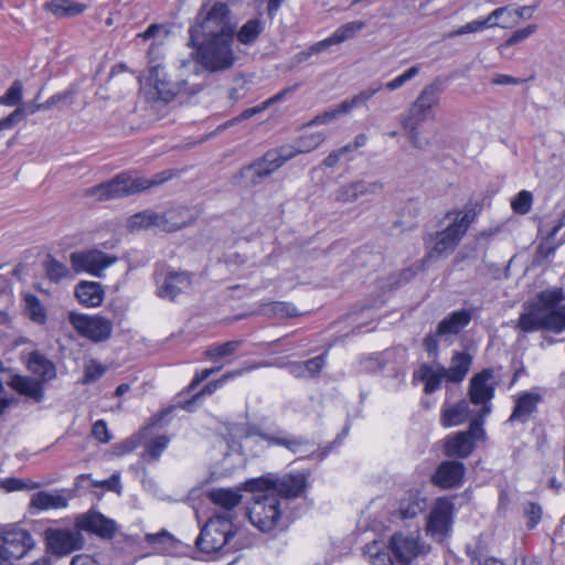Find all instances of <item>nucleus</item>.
<instances>
[{"label":"nucleus","mask_w":565,"mask_h":565,"mask_svg":"<svg viewBox=\"0 0 565 565\" xmlns=\"http://www.w3.org/2000/svg\"><path fill=\"white\" fill-rule=\"evenodd\" d=\"M521 333L540 330L561 334L565 331V292L562 288L540 291L534 299L523 303L515 327Z\"/></svg>","instance_id":"f257e3e1"},{"label":"nucleus","mask_w":565,"mask_h":565,"mask_svg":"<svg viewBox=\"0 0 565 565\" xmlns=\"http://www.w3.org/2000/svg\"><path fill=\"white\" fill-rule=\"evenodd\" d=\"M171 177L172 173L169 170L161 171L150 179L132 177L129 172H121L109 181L88 188L85 195L94 196L99 201L125 198L159 186L170 180Z\"/></svg>","instance_id":"f03ea898"},{"label":"nucleus","mask_w":565,"mask_h":565,"mask_svg":"<svg viewBox=\"0 0 565 565\" xmlns=\"http://www.w3.org/2000/svg\"><path fill=\"white\" fill-rule=\"evenodd\" d=\"M238 530L232 522V514L221 512L211 518L202 527L195 540V545L204 553H231L244 547V544L235 540Z\"/></svg>","instance_id":"7ed1b4c3"},{"label":"nucleus","mask_w":565,"mask_h":565,"mask_svg":"<svg viewBox=\"0 0 565 565\" xmlns=\"http://www.w3.org/2000/svg\"><path fill=\"white\" fill-rule=\"evenodd\" d=\"M228 13L227 6L221 1L203 4L189 30V44L196 45L200 40L209 39H234Z\"/></svg>","instance_id":"20e7f679"},{"label":"nucleus","mask_w":565,"mask_h":565,"mask_svg":"<svg viewBox=\"0 0 565 565\" xmlns=\"http://www.w3.org/2000/svg\"><path fill=\"white\" fill-rule=\"evenodd\" d=\"M476 217L477 211L471 203L466 204L461 210L448 211L445 214V218L451 222L446 228L435 234V244L428 252V257L431 258L451 254L457 248Z\"/></svg>","instance_id":"39448f33"},{"label":"nucleus","mask_w":565,"mask_h":565,"mask_svg":"<svg viewBox=\"0 0 565 565\" xmlns=\"http://www.w3.org/2000/svg\"><path fill=\"white\" fill-rule=\"evenodd\" d=\"M291 151L285 146L269 149L260 158L244 166L235 175L243 186H256L291 160Z\"/></svg>","instance_id":"423d86ee"},{"label":"nucleus","mask_w":565,"mask_h":565,"mask_svg":"<svg viewBox=\"0 0 565 565\" xmlns=\"http://www.w3.org/2000/svg\"><path fill=\"white\" fill-rule=\"evenodd\" d=\"M247 515L250 523L260 532H271L281 522V500L277 494L262 490L253 495L247 509Z\"/></svg>","instance_id":"0eeeda50"},{"label":"nucleus","mask_w":565,"mask_h":565,"mask_svg":"<svg viewBox=\"0 0 565 565\" xmlns=\"http://www.w3.org/2000/svg\"><path fill=\"white\" fill-rule=\"evenodd\" d=\"M233 39L200 40L196 45V62L204 71L214 73L231 68L235 62Z\"/></svg>","instance_id":"6e6552de"},{"label":"nucleus","mask_w":565,"mask_h":565,"mask_svg":"<svg viewBox=\"0 0 565 565\" xmlns=\"http://www.w3.org/2000/svg\"><path fill=\"white\" fill-rule=\"evenodd\" d=\"M205 78L204 71L195 68L192 78L170 81L166 77L163 70L156 66L151 70L149 81L157 90L158 98L169 103L179 95H195L203 89V81L196 78Z\"/></svg>","instance_id":"1a4fd4ad"},{"label":"nucleus","mask_w":565,"mask_h":565,"mask_svg":"<svg viewBox=\"0 0 565 565\" xmlns=\"http://www.w3.org/2000/svg\"><path fill=\"white\" fill-rule=\"evenodd\" d=\"M498 385L493 369H484L475 374L469 382L468 396L475 406H480L477 417L483 422L492 411L491 401L494 397V391Z\"/></svg>","instance_id":"9d476101"},{"label":"nucleus","mask_w":565,"mask_h":565,"mask_svg":"<svg viewBox=\"0 0 565 565\" xmlns=\"http://www.w3.org/2000/svg\"><path fill=\"white\" fill-rule=\"evenodd\" d=\"M444 93V82L437 77L428 85L424 86L417 98L411 104L404 114L399 117L412 119L419 122L434 118V109L439 105Z\"/></svg>","instance_id":"9b49d317"},{"label":"nucleus","mask_w":565,"mask_h":565,"mask_svg":"<svg viewBox=\"0 0 565 565\" xmlns=\"http://www.w3.org/2000/svg\"><path fill=\"white\" fill-rule=\"evenodd\" d=\"M68 322L83 338L94 343L107 341L113 333V321L99 315H85L71 311Z\"/></svg>","instance_id":"f8f14e48"},{"label":"nucleus","mask_w":565,"mask_h":565,"mask_svg":"<svg viewBox=\"0 0 565 565\" xmlns=\"http://www.w3.org/2000/svg\"><path fill=\"white\" fill-rule=\"evenodd\" d=\"M246 489L255 492L267 490L286 499L299 497L306 488V477L301 473L286 475L275 480L254 479L245 483Z\"/></svg>","instance_id":"ddd939ff"},{"label":"nucleus","mask_w":565,"mask_h":565,"mask_svg":"<svg viewBox=\"0 0 565 565\" xmlns=\"http://www.w3.org/2000/svg\"><path fill=\"white\" fill-rule=\"evenodd\" d=\"M34 545V539L28 530L17 524L0 527V551L9 558L21 559Z\"/></svg>","instance_id":"4468645a"},{"label":"nucleus","mask_w":565,"mask_h":565,"mask_svg":"<svg viewBox=\"0 0 565 565\" xmlns=\"http://www.w3.org/2000/svg\"><path fill=\"white\" fill-rule=\"evenodd\" d=\"M47 551L56 556H66L75 551L83 548L84 537L81 531L74 529H53L44 531Z\"/></svg>","instance_id":"2eb2a0df"},{"label":"nucleus","mask_w":565,"mask_h":565,"mask_svg":"<svg viewBox=\"0 0 565 565\" xmlns=\"http://www.w3.org/2000/svg\"><path fill=\"white\" fill-rule=\"evenodd\" d=\"M483 423L472 419L468 430L448 437L445 444V454L449 457L467 458L475 449L476 441L484 437Z\"/></svg>","instance_id":"dca6fc26"},{"label":"nucleus","mask_w":565,"mask_h":565,"mask_svg":"<svg viewBox=\"0 0 565 565\" xmlns=\"http://www.w3.org/2000/svg\"><path fill=\"white\" fill-rule=\"evenodd\" d=\"M72 268L76 273L87 271L95 276H100L102 271L111 266L117 257L110 256L104 252L92 249L84 252H73L70 255Z\"/></svg>","instance_id":"f3484780"},{"label":"nucleus","mask_w":565,"mask_h":565,"mask_svg":"<svg viewBox=\"0 0 565 565\" xmlns=\"http://www.w3.org/2000/svg\"><path fill=\"white\" fill-rule=\"evenodd\" d=\"M75 525L81 532L86 531L103 539H113L117 531L114 520L96 511H88L77 516Z\"/></svg>","instance_id":"a211bd4d"},{"label":"nucleus","mask_w":565,"mask_h":565,"mask_svg":"<svg viewBox=\"0 0 565 565\" xmlns=\"http://www.w3.org/2000/svg\"><path fill=\"white\" fill-rule=\"evenodd\" d=\"M452 514L454 504L445 498L438 499L429 513L427 532L436 536L447 534L452 523Z\"/></svg>","instance_id":"6ab92c4d"},{"label":"nucleus","mask_w":565,"mask_h":565,"mask_svg":"<svg viewBox=\"0 0 565 565\" xmlns=\"http://www.w3.org/2000/svg\"><path fill=\"white\" fill-rule=\"evenodd\" d=\"M388 548L393 557L404 565H408L419 553L418 540L403 533H395L391 536Z\"/></svg>","instance_id":"aec40b11"},{"label":"nucleus","mask_w":565,"mask_h":565,"mask_svg":"<svg viewBox=\"0 0 565 565\" xmlns=\"http://www.w3.org/2000/svg\"><path fill=\"white\" fill-rule=\"evenodd\" d=\"M156 281L157 296L168 300H174L191 285L190 276L184 271H169L168 274H166L162 280L157 278Z\"/></svg>","instance_id":"412c9836"},{"label":"nucleus","mask_w":565,"mask_h":565,"mask_svg":"<svg viewBox=\"0 0 565 565\" xmlns=\"http://www.w3.org/2000/svg\"><path fill=\"white\" fill-rule=\"evenodd\" d=\"M465 471L466 468L462 462L447 460L438 466L436 472L431 477V481L434 484L443 489L455 488L462 482Z\"/></svg>","instance_id":"4be33fe9"},{"label":"nucleus","mask_w":565,"mask_h":565,"mask_svg":"<svg viewBox=\"0 0 565 565\" xmlns=\"http://www.w3.org/2000/svg\"><path fill=\"white\" fill-rule=\"evenodd\" d=\"M543 402L541 394L535 392H523L514 399L512 413L508 423L525 424L530 417L537 412V406Z\"/></svg>","instance_id":"5701e85b"},{"label":"nucleus","mask_w":565,"mask_h":565,"mask_svg":"<svg viewBox=\"0 0 565 565\" xmlns=\"http://www.w3.org/2000/svg\"><path fill=\"white\" fill-rule=\"evenodd\" d=\"M383 189L380 182H366L358 180L341 186L335 194V200L341 203L354 202L359 198L367 194H375Z\"/></svg>","instance_id":"b1692460"},{"label":"nucleus","mask_w":565,"mask_h":565,"mask_svg":"<svg viewBox=\"0 0 565 565\" xmlns=\"http://www.w3.org/2000/svg\"><path fill=\"white\" fill-rule=\"evenodd\" d=\"M472 315L467 309L452 311L438 323L437 334L445 339L457 335L470 323Z\"/></svg>","instance_id":"393cba45"},{"label":"nucleus","mask_w":565,"mask_h":565,"mask_svg":"<svg viewBox=\"0 0 565 565\" xmlns=\"http://www.w3.org/2000/svg\"><path fill=\"white\" fill-rule=\"evenodd\" d=\"M414 376L425 383L426 394H433L440 388L443 381L447 382L446 367L443 365L423 364Z\"/></svg>","instance_id":"a878e982"},{"label":"nucleus","mask_w":565,"mask_h":565,"mask_svg":"<svg viewBox=\"0 0 565 565\" xmlns=\"http://www.w3.org/2000/svg\"><path fill=\"white\" fill-rule=\"evenodd\" d=\"M192 215L186 207H173L164 213H158L159 230L174 232L191 222Z\"/></svg>","instance_id":"bb28decb"},{"label":"nucleus","mask_w":565,"mask_h":565,"mask_svg":"<svg viewBox=\"0 0 565 565\" xmlns=\"http://www.w3.org/2000/svg\"><path fill=\"white\" fill-rule=\"evenodd\" d=\"M26 367L31 373L39 376L42 383L56 377L55 364L39 351L29 354Z\"/></svg>","instance_id":"cd10ccee"},{"label":"nucleus","mask_w":565,"mask_h":565,"mask_svg":"<svg viewBox=\"0 0 565 565\" xmlns=\"http://www.w3.org/2000/svg\"><path fill=\"white\" fill-rule=\"evenodd\" d=\"M41 381L29 376L13 375L8 385L18 393L25 395L35 402H41L44 397V388Z\"/></svg>","instance_id":"c85d7f7f"},{"label":"nucleus","mask_w":565,"mask_h":565,"mask_svg":"<svg viewBox=\"0 0 565 565\" xmlns=\"http://www.w3.org/2000/svg\"><path fill=\"white\" fill-rule=\"evenodd\" d=\"M299 86H300V84H295L292 86L284 88L282 90L275 94L270 98L266 99L262 104L245 109L238 116H236L233 119H231L230 121H227L224 126L227 127L230 125L241 122L242 120L249 119L253 116L263 113L265 109H267L271 105L282 102L287 95H290L291 93H294L296 89H298Z\"/></svg>","instance_id":"c756f323"},{"label":"nucleus","mask_w":565,"mask_h":565,"mask_svg":"<svg viewBox=\"0 0 565 565\" xmlns=\"http://www.w3.org/2000/svg\"><path fill=\"white\" fill-rule=\"evenodd\" d=\"M472 358L467 352H454L450 366L446 367L447 383H461L467 376Z\"/></svg>","instance_id":"7c9ffc66"},{"label":"nucleus","mask_w":565,"mask_h":565,"mask_svg":"<svg viewBox=\"0 0 565 565\" xmlns=\"http://www.w3.org/2000/svg\"><path fill=\"white\" fill-rule=\"evenodd\" d=\"M77 300L85 307H97L103 302L104 290L95 281H81L75 288Z\"/></svg>","instance_id":"2f4dec72"},{"label":"nucleus","mask_w":565,"mask_h":565,"mask_svg":"<svg viewBox=\"0 0 565 565\" xmlns=\"http://www.w3.org/2000/svg\"><path fill=\"white\" fill-rule=\"evenodd\" d=\"M469 403L462 399L455 405L444 407L440 423L445 427L458 426L465 423L469 418Z\"/></svg>","instance_id":"473e14b6"},{"label":"nucleus","mask_w":565,"mask_h":565,"mask_svg":"<svg viewBox=\"0 0 565 565\" xmlns=\"http://www.w3.org/2000/svg\"><path fill=\"white\" fill-rule=\"evenodd\" d=\"M209 499L216 505L225 509L224 512H228L232 514V519L234 514L232 510L237 507L242 501V494L239 490L232 489H214L209 492Z\"/></svg>","instance_id":"72a5a7b5"},{"label":"nucleus","mask_w":565,"mask_h":565,"mask_svg":"<svg viewBox=\"0 0 565 565\" xmlns=\"http://www.w3.org/2000/svg\"><path fill=\"white\" fill-rule=\"evenodd\" d=\"M326 140L323 132H315L302 135L294 143L284 145L291 151L290 158L294 159L297 154L307 153L318 148Z\"/></svg>","instance_id":"f704fd0d"},{"label":"nucleus","mask_w":565,"mask_h":565,"mask_svg":"<svg viewBox=\"0 0 565 565\" xmlns=\"http://www.w3.org/2000/svg\"><path fill=\"white\" fill-rule=\"evenodd\" d=\"M31 505L38 510L61 509L67 505V499L58 493L40 491L32 495Z\"/></svg>","instance_id":"c9c22d12"},{"label":"nucleus","mask_w":565,"mask_h":565,"mask_svg":"<svg viewBox=\"0 0 565 565\" xmlns=\"http://www.w3.org/2000/svg\"><path fill=\"white\" fill-rule=\"evenodd\" d=\"M259 437L269 445L282 446L294 454L298 452L299 448L307 444L305 438L294 437L286 433H280L278 435L259 433Z\"/></svg>","instance_id":"e433bc0d"},{"label":"nucleus","mask_w":565,"mask_h":565,"mask_svg":"<svg viewBox=\"0 0 565 565\" xmlns=\"http://www.w3.org/2000/svg\"><path fill=\"white\" fill-rule=\"evenodd\" d=\"M45 9L56 17H74L85 11L86 6L71 0H51L45 3Z\"/></svg>","instance_id":"4c0bfd02"},{"label":"nucleus","mask_w":565,"mask_h":565,"mask_svg":"<svg viewBox=\"0 0 565 565\" xmlns=\"http://www.w3.org/2000/svg\"><path fill=\"white\" fill-rule=\"evenodd\" d=\"M486 23H488L489 28H512L516 25V15L513 12V9L509 7H501L493 10L487 18Z\"/></svg>","instance_id":"58836bf2"},{"label":"nucleus","mask_w":565,"mask_h":565,"mask_svg":"<svg viewBox=\"0 0 565 565\" xmlns=\"http://www.w3.org/2000/svg\"><path fill=\"white\" fill-rule=\"evenodd\" d=\"M383 88V84L373 83L369 87L362 89L356 95L351 98H347L342 100V110H347V113L351 111L354 108L366 105V103L381 89Z\"/></svg>","instance_id":"ea45409f"},{"label":"nucleus","mask_w":565,"mask_h":565,"mask_svg":"<svg viewBox=\"0 0 565 565\" xmlns=\"http://www.w3.org/2000/svg\"><path fill=\"white\" fill-rule=\"evenodd\" d=\"M262 312L269 317L294 318L300 315L297 307L291 302L271 301L262 305Z\"/></svg>","instance_id":"a19ab883"},{"label":"nucleus","mask_w":565,"mask_h":565,"mask_svg":"<svg viewBox=\"0 0 565 565\" xmlns=\"http://www.w3.org/2000/svg\"><path fill=\"white\" fill-rule=\"evenodd\" d=\"M127 226L131 231L148 230L150 227L159 228L158 213L152 210H146L130 216Z\"/></svg>","instance_id":"79ce46f5"},{"label":"nucleus","mask_w":565,"mask_h":565,"mask_svg":"<svg viewBox=\"0 0 565 565\" xmlns=\"http://www.w3.org/2000/svg\"><path fill=\"white\" fill-rule=\"evenodd\" d=\"M264 30V24L259 19H250L242 25L237 32V40L244 45L253 44Z\"/></svg>","instance_id":"37998d69"},{"label":"nucleus","mask_w":565,"mask_h":565,"mask_svg":"<svg viewBox=\"0 0 565 565\" xmlns=\"http://www.w3.org/2000/svg\"><path fill=\"white\" fill-rule=\"evenodd\" d=\"M73 94H74V90L70 88L62 93L52 95L44 103H41V104L31 103L25 108H22L24 110V117L26 116V114L33 115L40 110H47L58 103L66 102L67 99H70L73 96Z\"/></svg>","instance_id":"c03bdc74"},{"label":"nucleus","mask_w":565,"mask_h":565,"mask_svg":"<svg viewBox=\"0 0 565 565\" xmlns=\"http://www.w3.org/2000/svg\"><path fill=\"white\" fill-rule=\"evenodd\" d=\"M399 124L406 131L411 145L416 149H425L428 146L427 140L420 138L419 126L423 122L399 117Z\"/></svg>","instance_id":"a18cd8bd"},{"label":"nucleus","mask_w":565,"mask_h":565,"mask_svg":"<svg viewBox=\"0 0 565 565\" xmlns=\"http://www.w3.org/2000/svg\"><path fill=\"white\" fill-rule=\"evenodd\" d=\"M365 28L362 21H351L339 26L330 36L335 45L353 39L356 33Z\"/></svg>","instance_id":"49530a36"},{"label":"nucleus","mask_w":565,"mask_h":565,"mask_svg":"<svg viewBox=\"0 0 565 565\" xmlns=\"http://www.w3.org/2000/svg\"><path fill=\"white\" fill-rule=\"evenodd\" d=\"M24 300L28 317L35 323L44 324L46 321V312L39 298L34 295H26Z\"/></svg>","instance_id":"de8ad7c7"},{"label":"nucleus","mask_w":565,"mask_h":565,"mask_svg":"<svg viewBox=\"0 0 565 565\" xmlns=\"http://www.w3.org/2000/svg\"><path fill=\"white\" fill-rule=\"evenodd\" d=\"M241 340L227 341L221 344H215L210 347L205 352V358L210 360H216L218 358H224L234 354L238 348L241 347Z\"/></svg>","instance_id":"09e8293b"},{"label":"nucleus","mask_w":565,"mask_h":565,"mask_svg":"<svg viewBox=\"0 0 565 565\" xmlns=\"http://www.w3.org/2000/svg\"><path fill=\"white\" fill-rule=\"evenodd\" d=\"M169 444V438L167 436H158L147 443L145 452L142 454V458L146 460L157 461L163 450L167 448Z\"/></svg>","instance_id":"8fccbe9b"},{"label":"nucleus","mask_w":565,"mask_h":565,"mask_svg":"<svg viewBox=\"0 0 565 565\" xmlns=\"http://www.w3.org/2000/svg\"><path fill=\"white\" fill-rule=\"evenodd\" d=\"M23 93V84L15 79L4 95L0 96V105L13 107L21 103Z\"/></svg>","instance_id":"3c124183"},{"label":"nucleus","mask_w":565,"mask_h":565,"mask_svg":"<svg viewBox=\"0 0 565 565\" xmlns=\"http://www.w3.org/2000/svg\"><path fill=\"white\" fill-rule=\"evenodd\" d=\"M106 366L102 363L90 360L84 366V377L82 380L83 384H90L98 381L106 372Z\"/></svg>","instance_id":"603ef678"},{"label":"nucleus","mask_w":565,"mask_h":565,"mask_svg":"<svg viewBox=\"0 0 565 565\" xmlns=\"http://www.w3.org/2000/svg\"><path fill=\"white\" fill-rule=\"evenodd\" d=\"M533 202V195L530 191L522 190L511 201L512 210L518 214L530 212Z\"/></svg>","instance_id":"864d4df0"},{"label":"nucleus","mask_w":565,"mask_h":565,"mask_svg":"<svg viewBox=\"0 0 565 565\" xmlns=\"http://www.w3.org/2000/svg\"><path fill=\"white\" fill-rule=\"evenodd\" d=\"M46 276L50 280L58 281L68 276V268L54 258H50L45 265Z\"/></svg>","instance_id":"5fc2aeb1"},{"label":"nucleus","mask_w":565,"mask_h":565,"mask_svg":"<svg viewBox=\"0 0 565 565\" xmlns=\"http://www.w3.org/2000/svg\"><path fill=\"white\" fill-rule=\"evenodd\" d=\"M419 73L418 66H412L407 71H405L403 74L398 75L394 79L387 82L383 85V88L387 90H396L401 88L403 85H405L408 81L413 79L415 76H417Z\"/></svg>","instance_id":"6e6d98bb"},{"label":"nucleus","mask_w":565,"mask_h":565,"mask_svg":"<svg viewBox=\"0 0 565 565\" xmlns=\"http://www.w3.org/2000/svg\"><path fill=\"white\" fill-rule=\"evenodd\" d=\"M523 512L527 518V527L534 529L541 521L542 507L534 502H526L523 507Z\"/></svg>","instance_id":"4d7b16f0"},{"label":"nucleus","mask_w":565,"mask_h":565,"mask_svg":"<svg viewBox=\"0 0 565 565\" xmlns=\"http://www.w3.org/2000/svg\"><path fill=\"white\" fill-rule=\"evenodd\" d=\"M347 114V110H342V103H340L337 108L327 110L320 115H317L308 125L309 126H319L326 125L333 120H335L340 115Z\"/></svg>","instance_id":"13d9d810"},{"label":"nucleus","mask_w":565,"mask_h":565,"mask_svg":"<svg viewBox=\"0 0 565 565\" xmlns=\"http://www.w3.org/2000/svg\"><path fill=\"white\" fill-rule=\"evenodd\" d=\"M302 363L305 366L306 375L315 377L322 371L326 365V354H320Z\"/></svg>","instance_id":"bf43d9fd"},{"label":"nucleus","mask_w":565,"mask_h":565,"mask_svg":"<svg viewBox=\"0 0 565 565\" xmlns=\"http://www.w3.org/2000/svg\"><path fill=\"white\" fill-rule=\"evenodd\" d=\"M536 24H529L523 29L516 30L508 40H505L503 46L510 47L532 35L536 31Z\"/></svg>","instance_id":"052dcab7"},{"label":"nucleus","mask_w":565,"mask_h":565,"mask_svg":"<svg viewBox=\"0 0 565 565\" xmlns=\"http://www.w3.org/2000/svg\"><path fill=\"white\" fill-rule=\"evenodd\" d=\"M367 553L371 556V562L373 565H392L391 556L385 552H380L376 547V542L374 541L372 545H366Z\"/></svg>","instance_id":"680f3d73"},{"label":"nucleus","mask_w":565,"mask_h":565,"mask_svg":"<svg viewBox=\"0 0 565 565\" xmlns=\"http://www.w3.org/2000/svg\"><path fill=\"white\" fill-rule=\"evenodd\" d=\"M359 366L361 372L366 373H374L383 369V364L376 355L362 356Z\"/></svg>","instance_id":"e2e57ef3"},{"label":"nucleus","mask_w":565,"mask_h":565,"mask_svg":"<svg viewBox=\"0 0 565 565\" xmlns=\"http://www.w3.org/2000/svg\"><path fill=\"white\" fill-rule=\"evenodd\" d=\"M486 28H489L488 23H486V19L484 20H475V21L466 23L465 25L460 26L458 30L451 32L449 34V36H457V35H462L466 33L478 32Z\"/></svg>","instance_id":"0e129e2a"},{"label":"nucleus","mask_w":565,"mask_h":565,"mask_svg":"<svg viewBox=\"0 0 565 565\" xmlns=\"http://www.w3.org/2000/svg\"><path fill=\"white\" fill-rule=\"evenodd\" d=\"M92 435L99 443L106 444L110 440L111 436L107 428V424L105 420H97L92 427Z\"/></svg>","instance_id":"69168bd1"},{"label":"nucleus","mask_w":565,"mask_h":565,"mask_svg":"<svg viewBox=\"0 0 565 565\" xmlns=\"http://www.w3.org/2000/svg\"><path fill=\"white\" fill-rule=\"evenodd\" d=\"M331 45H335L331 39V36L322 40V41H319L315 44H312L308 51L306 52H301L299 55H300V60H307L308 57H310L312 54H318V53H321L323 51H326L327 49H329Z\"/></svg>","instance_id":"338daca9"},{"label":"nucleus","mask_w":565,"mask_h":565,"mask_svg":"<svg viewBox=\"0 0 565 565\" xmlns=\"http://www.w3.org/2000/svg\"><path fill=\"white\" fill-rule=\"evenodd\" d=\"M24 118V110L22 108H17L9 116L0 119V131L4 129H10L18 122H20Z\"/></svg>","instance_id":"774afa93"}]
</instances>
